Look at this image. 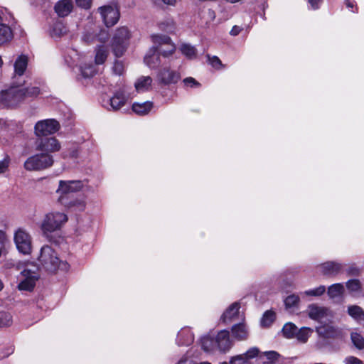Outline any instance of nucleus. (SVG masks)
Wrapping results in <instances>:
<instances>
[{
    "mask_svg": "<svg viewBox=\"0 0 364 364\" xmlns=\"http://www.w3.org/2000/svg\"><path fill=\"white\" fill-rule=\"evenodd\" d=\"M40 92L38 87L25 88L13 86L0 92V107L12 108L18 105L26 97H35Z\"/></svg>",
    "mask_w": 364,
    "mask_h": 364,
    "instance_id": "nucleus-1",
    "label": "nucleus"
},
{
    "mask_svg": "<svg viewBox=\"0 0 364 364\" xmlns=\"http://www.w3.org/2000/svg\"><path fill=\"white\" fill-rule=\"evenodd\" d=\"M68 217L63 211L51 210L43 216L41 223L43 235L50 242H55L53 234L61 230L68 222Z\"/></svg>",
    "mask_w": 364,
    "mask_h": 364,
    "instance_id": "nucleus-2",
    "label": "nucleus"
},
{
    "mask_svg": "<svg viewBox=\"0 0 364 364\" xmlns=\"http://www.w3.org/2000/svg\"><path fill=\"white\" fill-rule=\"evenodd\" d=\"M39 266L49 272H55L58 269L63 271H68L69 264L62 261L57 252L49 245H44L40 250V254L38 257Z\"/></svg>",
    "mask_w": 364,
    "mask_h": 364,
    "instance_id": "nucleus-3",
    "label": "nucleus"
},
{
    "mask_svg": "<svg viewBox=\"0 0 364 364\" xmlns=\"http://www.w3.org/2000/svg\"><path fill=\"white\" fill-rule=\"evenodd\" d=\"M54 164L52 154L39 153L28 157L24 162V168L29 171H42L51 167Z\"/></svg>",
    "mask_w": 364,
    "mask_h": 364,
    "instance_id": "nucleus-4",
    "label": "nucleus"
},
{
    "mask_svg": "<svg viewBox=\"0 0 364 364\" xmlns=\"http://www.w3.org/2000/svg\"><path fill=\"white\" fill-rule=\"evenodd\" d=\"M86 185L87 183L82 181H60L55 191L58 201L64 203V201L68 199V195L82 191Z\"/></svg>",
    "mask_w": 364,
    "mask_h": 364,
    "instance_id": "nucleus-5",
    "label": "nucleus"
},
{
    "mask_svg": "<svg viewBox=\"0 0 364 364\" xmlns=\"http://www.w3.org/2000/svg\"><path fill=\"white\" fill-rule=\"evenodd\" d=\"M130 32L127 27L117 28L112 37V47L114 55L119 58L123 55L129 45Z\"/></svg>",
    "mask_w": 364,
    "mask_h": 364,
    "instance_id": "nucleus-6",
    "label": "nucleus"
},
{
    "mask_svg": "<svg viewBox=\"0 0 364 364\" xmlns=\"http://www.w3.org/2000/svg\"><path fill=\"white\" fill-rule=\"evenodd\" d=\"M39 278L38 273L27 266L23 271L21 272L18 277L19 283L18 288L19 290L31 291L36 285V281Z\"/></svg>",
    "mask_w": 364,
    "mask_h": 364,
    "instance_id": "nucleus-7",
    "label": "nucleus"
},
{
    "mask_svg": "<svg viewBox=\"0 0 364 364\" xmlns=\"http://www.w3.org/2000/svg\"><path fill=\"white\" fill-rule=\"evenodd\" d=\"M14 242L17 250L23 255H29L32 250V239L30 234L22 228L14 233Z\"/></svg>",
    "mask_w": 364,
    "mask_h": 364,
    "instance_id": "nucleus-8",
    "label": "nucleus"
},
{
    "mask_svg": "<svg viewBox=\"0 0 364 364\" xmlns=\"http://www.w3.org/2000/svg\"><path fill=\"white\" fill-rule=\"evenodd\" d=\"M60 129L59 122L54 119L38 121L34 127L35 135L38 137L51 135Z\"/></svg>",
    "mask_w": 364,
    "mask_h": 364,
    "instance_id": "nucleus-9",
    "label": "nucleus"
},
{
    "mask_svg": "<svg viewBox=\"0 0 364 364\" xmlns=\"http://www.w3.org/2000/svg\"><path fill=\"white\" fill-rule=\"evenodd\" d=\"M98 11L107 27L113 26L119 19V10L115 4L101 6Z\"/></svg>",
    "mask_w": 364,
    "mask_h": 364,
    "instance_id": "nucleus-10",
    "label": "nucleus"
},
{
    "mask_svg": "<svg viewBox=\"0 0 364 364\" xmlns=\"http://www.w3.org/2000/svg\"><path fill=\"white\" fill-rule=\"evenodd\" d=\"M152 41L158 48V51L164 57L172 55L176 50L174 43L167 36L154 35L152 36Z\"/></svg>",
    "mask_w": 364,
    "mask_h": 364,
    "instance_id": "nucleus-11",
    "label": "nucleus"
},
{
    "mask_svg": "<svg viewBox=\"0 0 364 364\" xmlns=\"http://www.w3.org/2000/svg\"><path fill=\"white\" fill-rule=\"evenodd\" d=\"M36 150L41 153H52L60 151L61 145L55 137L38 138L35 141Z\"/></svg>",
    "mask_w": 364,
    "mask_h": 364,
    "instance_id": "nucleus-12",
    "label": "nucleus"
},
{
    "mask_svg": "<svg viewBox=\"0 0 364 364\" xmlns=\"http://www.w3.org/2000/svg\"><path fill=\"white\" fill-rule=\"evenodd\" d=\"M307 313L311 319L320 323H326L329 322L332 318V314L329 309L316 304L309 305Z\"/></svg>",
    "mask_w": 364,
    "mask_h": 364,
    "instance_id": "nucleus-13",
    "label": "nucleus"
},
{
    "mask_svg": "<svg viewBox=\"0 0 364 364\" xmlns=\"http://www.w3.org/2000/svg\"><path fill=\"white\" fill-rule=\"evenodd\" d=\"M180 78V74L177 71L171 70L168 67L161 68L156 75V80L164 85L175 84Z\"/></svg>",
    "mask_w": 364,
    "mask_h": 364,
    "instance_id": "nucleus-14",
    "label": "nucleus"
},
{
    "mask_svg": "<svg viewBox=\"0 0 364 364\" xmlns=\"http://www.w3.org/2000/svg\"><path fill=\"white\" fill-rule=\"evenodd\" d=\"M259 353V350L257 348L252 347L243 354L232 357L229 363L223 362L220 364H250L249 360L257 357Z\"/></svg>",
    "mask_w": 364,
    "mask_h": 364,
    "instance_id": "nucleus-15",
    "label": "nucleus"
},
{
    "mask_svg": "<svg viewBox=\"0 0 364 364\" xmlns=\"http://www.w3.org/2000/svg\"><path fill=\"white\" fill-rule=\"evenodd\" d=\"M215 339L216 347L220 352L225 353L228 351L232 346L230 339L229 331L226 330L218 332Z\"/></svg>",
    "mask_w": 364,
    "mask_h": 364,
    "instance_id": "nucleus-16",
    "label": "nucleus"
},
{
    "mask_svg": "<svg viewBox=\"0 0 364 364\" xmlns=\"http://www.w3.org/2000/svg\"><path fill=\"white\" fill-rule=\"evenodd\" d=\"M128 97L125 95L123 90H119L109 100V109L114 111L119 109L124 105Z\"/></svg>",
    "mask_w": 364,
    "mask_h": 364,
    "instance_id": "nucleus-17",
    "label": "nucleus"
},
{
    "mask_svg": "<svg viewBox=\"0 0 364 364\" xmlns=\"http://www.w3.org/2000/svg\"><path fill=\"white\" fill-rule=\"evenodd\" d=\"M63 206L71 211L82 212L86 208V201L84 198H75L72 200H66L64 203H61Z\"/></svg>",
    "mask_w": 364,
    "mask_h": 364,
    "instance_id": "nucleus-18",
    "label": "nucleus"
},
{
    "mask_svg": "<svg viewBox=\"0 0 364 364\" xmlns=\"http://www.w3.org/2000/svg\"><path fill=\"white\" fill-rule=\"evenodd\" d=\"M318 268L323 274L335 275L340 272L342 265L336 262H326L319 265Z\"/></svg>",
    "mask_w": 364,
    "mask_h": 364,
    "instance_id": "nucleus-19",
    "label": "nucleus"
},
{
    "mask_svg": "<svg viewBox=\"0 0 364 364\" xmlns=\"http://www.w3.org/2000/svg\"><path fill=\"white\" fill-rule=\"evenodd\" d=\"M72 0H60L55 6V11L59 16H67L73 10Z\"/></svg>",
    "mask_w": 364,
    "mask_h": 364,
    "instance_id": "nucleus-20",
    "label": "nucleus"
},
{
    "mask_svg": "<svg viewBox=\"0 0 364 364\" xmlns=\"http://www.w3.org/2000/svg\"><path fill=\"white\" fill-rule=\"evenodd\" d=\"M152 78L149 76H141L134 82L135 90L138 93L145 92L151 89Z\"/></svg>",
    "mask_w": 364,
    "mask_h": 364,
    "instance_id": "nucleus-21",
    "label": "nucleus"
},
{
    "mask_svg": "<svg viewBox=\"0 0 364 364\" xmlns=\"http://www.w3.org/2000/svg\"><path fill=\"white\" fill-rule=\"evenodd\" d=\"M194 341V336L189 328H182L178 333L176 342L178 346H189Z\"/></svg>",
    "mask_w": 364,
    "mask_h": 364,
    "instance_id": "nucleus-22",
    "label": "nucleus"
},
{
    "mask_svg": "<svg viewBox=\"0 0 364 364\" xmlns=\"http://www.w3.org/2000/svg\"><path fill=\"white\" fill-rule=\"evenodd\" d=\"M158 48L156 46H153L144 57V63L149 68H155L159 63V56L157 53Z\"/></svg>",
    "mask_w": 364,
    "mask_h": 364,
    "instance_id": "nucleus-23",
    "label": "nucleus"
},
{
    "mask_svg": "<svg viewBox=\"0 0 364 364\" xmlns=\"http://www.w3.org/2000/svg\"><path fill=\"white\" fill-rule=\"evenodd\" d=\"M95 63L96 65H102L103 64L109 55V49L107 46L104 44H100L96 46L95 50Z\"/></svg>",
    "mask_w": 364,
    "mask_h": 364,
    "instance_id": "nucleus-24",
    "label": "nucleus"
},
{
    "mask_svg": "<svg viewBox=\"0 0 364 364\" xmlns=\"http://www.w3.org/2000/svg\"><path fill=\"white\" fill-rule=\"evenodd\" d=\"M28 65V57L21 55L17 58L14 63V77L22 76Z\"/></svg>",
    "mask_w": 364,
    "mask_h": 364,
    "instance_id": "nucleus-25",
    "label": "nucleus"
},
{
    "mask_svg": "<svg viewBox=\"0 0 364 364\" xmlns=\"http://www.w3.org/2000/svg\"><path fill=\"white\" fill-rule=\"evenodd\" d=\"M240 306L238 303L231 304L221 316V319L224 323L230 322L235 319L238 315Z\"/></svg>",
    "mask_w": 364,
    "mask_h": 364,
    "instance_id": "nucleus-26",
    "label": "nucleus"
},
{
    "mask_svg": "<svg viewBox=\"0 0 364 364\" xmlns=\"http://www.w3.org/2000/svg\"><path fill=\"white\" fill-rule=\"evenodd\" d=\"M153 108V102L146 101L144 102H134L132 105V110L139 115L147 114Z\"/></svg>",
    "mask_w": 364,
    "mask_h": 364,
    "instance_id": "nucleus-27",
    "label": "nucleus"
},
{
    "mask_svg": "<svg viewBox=\"0 0 364 364\" xmlns=\"http://www.w3.org/2000/svg\"><path fill=\"white\" fill-rule=\"evenodd\" d=\"M316 330L318 334L323 338H333L337 334V330L330 325L318 326Z\"/></svg>",
    "mask_w": 364,
    "mask_h": 364,
    "instance_id": "nucleus-28",
    "label": "nucleus"
},
{
    "mask_svg": "<svg viewBox=\"0 0 364 364\" xmlns=\"http://www.w3.org/2000/svg\"><path fill=\"white\" fill-rule=\"evenodd\" d=\"M312 333L313 329L309 327H302L299 329L297 328V332L295 334L294 338L301 343H306Z\"/></svg>",
    "mask_w": 364,
    "mask_h": 364,
    "instance_id": "nucleus-29",
    "label": "nucleus"
},
{
    "mask_svg": "<svg viewBox=\"0 0 364 364\" xmlns=\"http://www.w3.org/2000/svg\"><path fill=\"white\" fill-rule=\"evenodd\" d=\"M232 333L235 338L238 340L246 339L248 336V331L244 323L235 325L232 328Z\"/></svg>",
    "mask_w": 364,
    "mask_h": 364,
    "instance_id": "nucleus-30",
    "label": "nucleus"
},
{
    "mask_svg": "<svg viewBox=\"0 0 364 364\" xmlns=\"http://www.w3.org/2000/svg\"><path fill=\"white\" fill-rule=\"evenodd\" d=\"M13 38L11 28L5 24H0V46L10 41Z\"/></svg>",
    "mask_w": 364,
    "mask_h": 364,
    "instance_id": "nucleus-31",
    "label": "nucleus"
},
{
    "mask_svg": "<svg viewBox=\"0 0 364 364\" xmlns=\"http://www.w3.org/2000/svg\"><path fill=\"white\" fill-rule=\"evenodd\" d=\"M67 33V28L61 21H56L52 26L50 34L53 38H58Z\"/></svg>",
    "mask_w": 364,
    "mask_h": 364,
    "instance_id": "nucleus-32",
    "label": "nucleus"
},
{
    "mask_svg": "<svg viewBox=\"0 0 364 364\" xmlns=\"http://www.w3.org/2000/svg\"><path fill=\"white\" fill-rule=\"evenodd\" d=\"M344 290V286L342 284L336 283L328 287L327 293L330 298L335 299L341 296Z\"/></svg>",
    "mask_w": 364,
    "mask_h": 364,
    "instance_id": "nucleus-33",
    "label": "nucleus"
},
{
    "mask_svg": "<svg viewBox=\"0 0 364 364\" xmlns=\"http://www.w3.org/2000/svg\"><path fill=\"white\" fill-rule=\"evenodd\" d=\"M297 326L291 322L284 324L282 329V334L286 338H294L295 334L297 332Z\"/></svg>",
    "mask_w": 364,
    "mask_h": 364,
    "instance_id": "nucleus-34",
    "label": "nucleus"
},
{
    "mask_svg": "<svg viewBox=\"0 0 364 364\" xmlns=\"http://www.w3.org/2000/svg\"><path fill=\"white\" fill-rule=\"evenodd\" d=\"M201 346L205 352L210 353L217 348L215 339L209 336H204L201 338Z\"/></svg>",
    "mask_w": 364,
    "mask_h": 364,
    "instance_id": "nucleus-35",
    "label": "nucleus"
},
{
    "mask_svg": "<svg viewBox=\"0 0 364 364\" xmlns=\"http://www.w3.org/2000/svg\"><path fill=\"white\" fill-rule=\"evenodd\" d=\"M348 313L356 320L364 321V311L359 306L353 305L348 306Z\"/></svg>",
    "mask_w": 364,
    "mask_h": 364,
    "instance_id": "nucleus-36",
    "label": "nucleus"
},
{
    "mask_svg": "<svg viewBox=\"0 0 364 364\" xmlns=\"http://www.w3.org/2000/svg\"><path fill=\"white\" fill-rule=\"evenodd\" d=\"M265 357L267 360H264L262 364H274L279 358V354L276 351H266L260 354L259 358Z\"/></svg>",
    "mask_w": 364,
    "mask_h": 364,
    "instance_id": "nucleus-37",
    "label": "nucleus"
},
{
    "mask_svg": "<svg viewBox=\"0 0 364 364\" xmlns=\"http://www.w3.org/2000/svg\"><path fill=\"white\" fill-rule=\"evenodd\" d=\"M180 50L184 55L190 59H193L196 57V49L191 44L184 43L181 45Z\"/></svg>",
    "mask_w": 364,
    "mask_h": 364,
    "instance_id": "nucleus-38",
    "label": "nucleus"
},
{
    "mask_svg": "<svg viewBox=\"0 0 364 364\" xmlns=\"http://www.w3.org/2000/svg\"><path fill=\"white\" fill-rule=\"evenodd\" d=\"M13 323V318L10 313L0 311V327H8Z\"/></svg>",
    "mask_w": 364,
    "mask_h": 364,
    "instance_id": "nucleus-39",
    "label": "nucleus"
},
{
    "mask_svg": "<svg viewBox=\"0 0 364 364\" xmlns=\"http://www.w3.org/2000/svg\"><path fill=\"white\" fill-rule=\"evenodd\" d=\"M350 338L353 345L358 349L364 348V338L363 336L358 333L357 332H352L350 334Z\"/></svg>",
    "mask_w": 364,
    "mask_h": 364,
    "instance_id": "nucleus-40",
    "label": "nucleus"
},
{
    "mask_svg": "<svg viewBox=\"0 0 364 364\" xmlns=\"http://www.w3.org/2000/svg\"><path fill=\"white\" fill-rule=\"evenodd\" d=\"M80 70L82 77L85 78L91 77L97 73L95 67L92 65H85V66H80Z\"/></svg>",
    "mask_w": 364,
    "mask_h": 364,
    "instance_id": "nucleus-41",
    "label": "nucleus"
},
{
    "mask_svg": "<svg viewBox=\"0 0 364 364\" xmlns=\"http://www.w3.org/2000/svg\"><path fill=\"white\" fill-rule=\"evenodd\" d=\"M274 313L270 311H267L262 318L261 324L263 326H269L274 320Z\"/></svg>",
    "mask_w": 364,
    "mask_h": 364,
    "instance_id": "nucleus-42",
    "label": "nucleus"
},
{
    "mask_svg": "<svg viewBox=\"0 0 364 364\" xmlns=\"http://www.w3.org/2000/svg\"><path fill=\"white\" fill-rule=\"evenodd\" d=\"M346 287L350 292H359L361 285L358 279H350L346 283Z\"/></svg>",
    "mask_w": 364,
    "mask_h": 364,
    "instance_id": "nucleus-43",
    "label": "nucleus"
},
{
    "mask_svg": "<svg viewBox=\"0 0 364 364\" xmlns=\"http://www.w3.org/2000/svg\"><path fill=\"white\" fill-rule=\"evenodd\" d=\"M325 291V286L321 285L315 289L307 290L304 294L306 296H318L322 295Z\"/></svg>",
    "mask_w": 364,
    "mask_h": 364,
    "instance_id": "nucleus-44",
    "label": "nucleus"
},
{
    "mask_svg": "<svg viewBox=\"0 0 364 364\" xmlns=\"http://www.w3.org/2000/svg\"><path fill=\"white\" fill-rule=\"evenodd\" d=\"M299 301V297L295 294L288 296L285 300L284 304L287 308H291L298 304Z\"/></svg>",
    "mask_w": 364,
    "mask_h": 364,
    "instance_id": "nucleus-45",
    "label": "nucleus"
},
{
    "mask_svg": "<svg viewBox=\"0 0 364 364\" xmlns=\"http://www.w3.org/2000/svg\"><path fill=\"white\" fill-rule=\"evenodd\" d=\"M113 73L117 75H121L123 74L124 71V66L122 61L116 60L114 63V65L112 68Z\"/></svg>",
    "mask_w": 364,
    "mask_h": 364,
    "instance_id": "nucleus-46",
    "label": "nucleus"
},
{
    "mask_svg": "<svg viewBox=\"0 0 364 364\" xmlns=\"http://www.w3.org/2000/svg\"><path fill=\"white\" fill-rule=\"evenodd\" d=\"M183 82L184 85L187 87H194L200 86V83L191 77L185 78Z\"/></svg>",
    "mask_w": 364,
    "mask_h": 364,
    "instance_id": "nucleus-47",
    "label": "nucleus"
},
{
    "mask_svg": "<svg viewBox=\"0 0 364 364\" xmlns=\"http://www.w3.org/2000/svg\"><path fill=\"white\" fill-rule=\"evenodd\" d=\"M75 1L78 6L88 9L91 7L92 0H75Z\"/></svg>",
    "mask_w": 364,
    "mask_h": 364,
    "instance_id": "nucleus-48",
    "label": "nucleus"
},
{
    "mask_svg": "<svg viewBox=\"0 0 364 364\" xmlns=\"http://www.w3.org/2000/svg\"><path fill=\"white\" fill-rule=\"evenodd\" d=\"M345 364H363L362 360L354 356H348L344 360Z\"/></svg>",
    "mask_w": 364,
    "mask_h": 364,
    "instance_id": "nucleus-49",
    "label": "nucleus"
},
{
    "mask_svg": "<svg viewBox=\"0 0 364 364\" xmlns=\"http://www.w3.org/2000/svg\"><path fill=\"white\" fill-rule=\"evenodd\" d=\"M211 65L215 68H219L222 65L220 60L217 56L208 57Z\"/></svg>",
    "mask_w": 364,
    "mask_h": 364,
    "instance_id": "nucleus-50",
    "label": "nucleus"
},
{
    "mask_svg": "<svg viewBox=\"0 0 364 364\" xmlns=\"http://www.w3.org/2000/svg\"><path fill=\"white\" fill-rule=\"evenodd\" d=\"M97 39L101 43H105L108 40L107 32L106 31H102L97 36Z\"/></svg>",
    "mask_w": 364,
    "mask_h": 364,
    "instance_id": "nucleus-51",
    "label": "nucleus"
},
{
    "mask_svg": "<svg viewBox=\"0 0 364 364\" xmlns=\"http://www.w3.org/2000/svg\"><path fill=\"white\" fill-rule=\"evenodd\" d=\"M9 167V161L6 159L0 161V173H5Z\"/></svg>",
    "mask_w": 364,
    "mask_h": 364,
    "instance_id": "nucleus-52",
    "label": "nucleus"
},
{
    "mask_svg": "<svg viewBox=\"0 0 364 364\" xmlns=\"http://www.w3.org/2000/svg\"><path fill=\"white\" fill-rule=\"evenodd\" d=\"M308 2L313 9H317L321 4V0H308Z\"/></svg>",
    "mask_w": 364,
    "mask_h": 364,
    "instance_id": "nucleus-53",
    "label": "nucleus"
},
{
    "mask_svg": "<svg viewBox=\"0 0 364 364\" xmlns=\"http://www.w3.org/2000/svg\"><path fill=\"white\" fill-rule=\"evenodd\" d=\"M242 31L241 28L240 26H234L232 27V28L231 29L230 33L231 36H237L238 35L240 31Z\"/></svg>",
    "mask_w": 364,
    "mask_h": 364,
    "instance_id": "nucleus-54",
    "label": "nucleus"
},
{
    "mask_svg": "<svg viewBox=\"0 0 364 364\" xmlns=\"http://www.w3.org/2000/svg\"><path fill=\"white\" fill-rule=\"evenodd\" d=\"M71 58L73 63H78L80 61V57L76 50H72Z\"/></svg>",
    "mask_w": 364,
    "mask_h": 364,
    "instance_id": "nucleus-55",
    "label": "nucleus"
},
{
    "mask_svg": "<svg viewBox=\"0 0 364 364\" xmlns=\"http://www.w3.org/2000/svg\"><path fill=\"white\" fill-rule=\"evenodd\" d=\"M6 240V236L4 231L0 230V245H4Z\"/></svg>",
    "mask_w": 364,
    "mask_h": 364,
    "instance_id": "nucleus-56",
    "label": "nucleus"
},
{
    "mask_svg": "<svg viewBox=\"0 0 364 364\" xmlns=\"http://www.w3.org/2000/svg\"><path fill=\"white\" fill-rule=\"evenodd\" d=\"M161 28L165 30L166 32L172 33L173 31V23L172 21L170 22V26H168L167 28L162 27Z\"/></svg>",
    "mask_w": 364,
    "mask_h": 364,
    "instance_id": "nucleus-57",
    "label": "nucleus"
},
{
    "mask_svg": "<svg viewBox=\"0 0 364 364\" xmlns=\"http://www.w3.org/2000/svg\"><path fill=\"white\" fill-rule=\"evenodd\" d=\"M346 4L349 9H353L354 6V2L350 0H346Z\"/></svg>",
    "mask_w": 364,
    "mask_h": 364,
    "instance_id": "nucleus-58",
    "label": "nucleus"
},
{
    "mask_svg": "<svg viewBox=\"0 0 364 364\" xmlns=\"http://www.w3.org/2000/svg\"><path fill=\"white\" fill-rule=\"evenodd\" d=\"M162 1L167 5H174L176 4V0H162Z\"/></svg>",
    "mask_w": 364,
    "mask_h": 364,
    "instance_id": "nucleus-59",
    "label": "nucleus"
},
{
    "mask_svg": "<svg viewBox=\"0 0 364 364\" xmlns=\"http://www.w3.org/2000/svg\"><path fill=\"white\" fill-rule=\"evenodd\" d=\"M350 272L352 274L356 275L359 273V269L358 268H352L350 269Z\"/></svg>",
    "mask_w": 364,
    "mask_h": 364,
    "instance_id": "nucleus-60",
    "label": "nucleus"
},
{
    "mask_svg": "<svg viewBox=\"0 0 364 364\" xmlns=\"http://www.w3.org/2000/svg\"><path fill=\"white\" fill-rule=\"evenodd\" d=\"M4 288V284L3 282H1V280L0 279V291H1Z\"/></svg>",
    "mask_w": 364,
    "mask_h": 364,
    "instance_id": "nucleus-61",
    "label": "nucleus"
},
{
    "mask_svg": "<svg viewBox=\"0 0 364 364\" xmlns=\"http://www.w3.org/2000/svg\"><path fill=\"white\" fill-rule=\"evenodd\" d=\"M186 362V360H183V359H181L178 363V364H183L184 363Z\"/></svg>",
    "mask_w": 364,
    "mask_h": 364,
    "instance_id": "nucleus-62",
    "label": "nucleus"
},
{
    "mask_svg": "<svg viewBox=\"0 0 364 364\" xmlns=\"http://www.w3.org/2000/svg\"><path fill=\"white\" fill-rule=\"evenodd\" d=\"M2 65H3V60L1 58V56L0 55V68H1Z\"/></svg>",
    "mask_w": 364,
    "mask_h": 364,
    "instance_id": "nucleus-63",
    "label": "nucleus"
}]
</instances>
